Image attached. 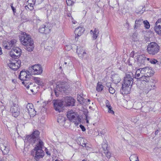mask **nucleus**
I'll list each match as a JSON object with an SVG mask.
<instances>
[{
    "mask_svg": "<svg viewBox=\"0 0 161 161\" xmlns=\"http://www.w3.org/2000/svg\"><path fill=\"white\" fill-rule=\"evenodd\" d=\"M141 69L144 76H146L145 78L146 80L147 84H146L145 87H140V89L142 91L143 93L147 94L151 90L154 89L156 88L155 84L157 80L153 79L151 77L153 73L151 69L148 67Z\"/></svg>",
    "mask_w": 161,
    "mask_h": 161,
    "instance_id": "obj_1",
    "label": "nucleus"
},
{
    "mask_svg": "<svg viewBox=\"0 0 161 161\" xmlns=\"http://www.w3.org/2000/svg\"><path fill=\"white\" fill-rule=\"evenodd\" d=\"M67 113V117L69 120L75 122V124L76 126L80 124L79 126L80 127V118L79 115L77 114L76 113L74 112L72 110L69 111Z\"/></svg>",
    "mask_w": 161,
    "mask_h": 161,
    "instance_id": "obj_2",
    "label": "nucleus"
},
{
    "mask_svg": "<svg viewBox=\"0 0 161 161\" xmlns=\"http://www.w3.org/2000/svg\"><path fill=\"white\" fill-rule=\"evenodd\" d=\"M160 47L155 42H151L147 46V50L148 53L152 55H156L159 51Z\"/></svg>",
    "mask_w": 161,
    "mask_h": 161,
    "instance_id": "obj_3",
    "label": "nucleus"
},
{
    "mask_svg": "<svg viewBox=\"0 0 161 161\" xmlns=\"http://www.w3.org/2000/svg\"><path fill=\"white\" fill-rule=\"evenodd\" d=\"M39 131L36 130L31 135L26 136L25 140L30 143L34 144L39 139Z\"/></svg>",
    "mask_w": 161,
    "mask_h": 161,
    "instance_id": "obj_4",
    "label": "nucleus"
},
{
    "mask_svg": "<svg viewBox=\"0 0 161 161\" xmlns=\"http://www.w3.org/2000/svg\"><path fill=\"white\" fill-rule=\"evenodd\" d=\"M20 40L21 43L24 45L25 44H30V45L33 44V41L31 39L30 35L26 34L25 32L22 33L20 37Z\"/></svg>",
    "mask_w": 161,
    "mask_h": 161,
    "instance_id": "obj_5",
    "label": "nucleus"
},
{
    "mask_svg": "<svg viewBox=\"0 0 161 161\" xmlns=\"http://www.w3.org/2000/svg\"><path fill=\"white\" fill-rule=\"evenodd\" d=\"M21 63V60L19 59H16L12 61L9 60L8 66L11 69L15 71L17 70L20 67Z\"/></svg>",
    "mask_w": 161,
    "mask_h": 161,
    "instance_id": "obj_6",
    "label": "nucleus"
},
{
    "mask_svg": "<svg viewBox=\"0 0 161 161\" xmlns=\"http://www.w3.org/2000/svg\"><path fill=\"white\" fill-rule=\"evenodd\" d=\"M31 154L33 156L35 155L34 159L36 160L40 158H42L44 156V152L42 149H35L34 148L32 150Z\"/></svg>",
    "mask_w": 161,
    "mask_h": 161,
    "instance_id": "obj_7",
    "label": "nucleus"
},
{
    "mask_svg": "<svg viewBox=\"0 0 161 161\" xmlns=\"http://www.w3.org/2000/svg\"><path fill=\"white\" fill-rule=\"evenodd\" d=\"M133 74L132 72L127 73L124 77L123 84L132 86L133 81Z\"/></svg>",
    "mask_w": 161,
    "mask_h": 161,
    "instance_id": "obj_8",
    "label": "nucleus"
},
{
    "mask_svg": "<svg viewBox=\"0 0 161 161\" xmlns=\"http://www.w3.org/2000/svg\"><path fill=\"white\" fill-rule=\"evenodd\" d=\"M21 54V50L19 47L13 48L9 53L10 56L13 58L19 59Z\"/></svg>",
    "mask_w": 161,
    "mask_h": 161,
    "instance_id": "obj_9",
    "label": "nucleus"
},
{
    "mask_svg": "<svg viewBox=\"0 0 161 161\" xmlns=\"http://www.w3.org/2000/svg\"><path fill=\"white\" fill-rule=\"evenodd\" d=\"M29 71L32 73V71L33 70L34 75H39L42 72V68L41 65L39 64L32 65L29 67Z\"/></svg>",
    "mask_w": 161,
    "mask_h": 161,
    "instance_id": "obj_10",
    "label": "nucleus"
},
{
    "mask_svg": "<svg viewBox=\"0 0 161 161\" xmlns=\"http://www.w3.org/2000/svg\"><path fill=\"white\" fill-rule=\"evenodd\" d=\"M10 111L13 116L16 117L19 114L20 108L18 104L13 103L11 107Z\"/></svg>",
    "mask_w": 161,
    "mask_h": 161,
    "instance_id": "obj_11",
    "label": "nucleus"
},
{
    "mask_svg": "<svg viewBox=\"0 0 161 161\" xmlns=\"http://www.w3.org/2000/svg\"><path fill=\"white\" fill-rule=\"evenodd\" d=\"M63 101L60 100L53 101V104L54 107V109L56 111H58L59 112H60L61 111L63 106Z\"/></svg>",
    "mask_w": 161,
    "mask_h": 161,
    "instance_id": "obj_12",
    "label": "nucleus"
},
{
    "mask_svg": "<svg viewBox=\"0 0 161 161\" xmlns=\"http://www.w3.org/2000/svg\"><path fill=\"white\" fill-rule=\"evenodd\" d=\"M16 42V40L14 39H12L9 42L5 41L3 43V47L5 49H10L15 46Z\"/></svg>",
    "mask_w": 161,
    "mask_h": 161,
    "instance_id": "obj_13",
    "label": "nucleus"
},
{
    "mask_svg": "<svg viewBox=\"0 0 161 161\" xmlns=\"http://www.w3.org/2000/svg\"><path fill=\"white\" fill-rule=\"evenodd\" d=\"M141 68L138 69L136 71L134 76V78L137 79H140L141 80L146 82L145 77L144 76Z\"/></svg>",
    "mask_w": 161,
    "mask_h": 161,
    "instance_id": "obj_14",
    "label": "nucleus"
},
{
    "mask_svg": "<svg viewBox=\"0 0 161 161\" xmlns=\"http://www.w3.org/2000/svg\"><path fill=\"white\" fill-rule=\"evenodd\" d=\"M25 111L31 116H33L36 114V112L35 110L33 105L31 103H28L27 105Z\"/></svg>",
    "mask_w": 161,
    "mask_h": 161,
    "instance_id": "obj_15",
    "label": "nucleus"
},
{
    "mask_svg": "<svg viewBox=\"0 0 161 161\" xmlns=\"http://www.w3.org/2000/svg\"><path fill=\"white\" fill-rule=\"evenodd\" d=\"M122 86L120 90V92L122 94H127L130 93L131 86L128 84H122Z\"/></svg>",
    "mask_w": 161,
    "mask_h": 161,
    "instance_id": "obj_16",
    "label": "nucleus"
},
{
    "mask_svg": "<svg viewBox=\"0 0 161 161\" xmlns=\"http://www.w3.org/2000/svg\"><path fill=\"white\" fill-rule=\"evenodd\" d=\"M75 101V99L71 97H67L64 99V102L67 106H74Z\"/></svg>",
    "mask_w": 161,
    "mask_h": 161,
    "instance_id": "obj_17",
    "label": "nucleus"
},
{
    "mask_svg": "<svg viewBox=\"0 0 161 161\" xmlns=\"http://www.w3.org/2000/svg\"><path fill=\"white\" fill-rule=\"evenodd\" d=\"M155 32L158 34H161V18L158 20L154 28Z\"/></svg>",
    "mask_w": 161,
    "mask_h": 161,
    "instance_id": "obj_18",
    "label": "nucleus"
},
{
    "mask_svg": "<svg viewBox=\"0 0 161 161\" xmlns=\"http://www.w3.org/2000/svg\"><path fill=\"white\" fill-rule=\"evenodd\" d=\"M147 58L144 56L140 55L138 58L137 64L139 66H141L142 65L144 64L145 62L146 61Z\"/></svg>",
    "mask_w": 161,
    "mask_h": 161,
    "instance_id": "obj_19",
    "label": "nucleus"
},
{
    "mask_svg": "<svg viewBox=\"0 0 161 161\" xmlns=\"http://www.w3.org/2000/svg\"><path fill=\"white\" fill-rule=\"evenodd\" d=\"M90 102V99H85L81 96V105L83 106L82 109L81 110V111H82L85 108H86L87 109L86 106L88 104L90 103L89 102Z\"/></svg>",
    "mask_w": 161,
    "mask_h": 161,
    "instance_id": "obj_20",
    "label": "nucleus"
},
{
    "mask_svg": "<svg viewBox=\"0 0 161 161\" xmlns=\"http://www.w3.org/2000/svg\"><path fill=\"white\" fill-rule=\"evenodd\" d=\"M82 145H81V151H85V153H86L88 149L89 148V144L87 143L86 140L83 139Z\"/></svg>",
    "mask_w": 161,
    "mask_h": 161,
    "instance_id": "obj_21",
    "label": "nucleus"
},
{
    "mask_svg": "<svg viewBox=\"0 0 161 161\" xmlns=\"http://www.w3.org/2000/svg\"><path fill=\"white\" fill-rule=\"evenodd\" d=\"M31 74H28L26 71L22 70L20 72V75L19 76V78L20 80H23L26 79V77H31Z\"/></svg>",
    "mask_w": 161,
    "mask_h": 161,
    "instance_id": "obj_22",
    "label": "nucleus"
},
{
    "mask_svg": "<svg viewBox=\"0 0 161 161\" xmlns=\"http://www.w3.org/2000/svg\"><path fill=\"white\" fill-rule=\"evenodd\" d=\"M30 77H26V79L21 80H23L22 84L25 86L27 89H29L30 87V85L32 84V83L30 81Z\"/></svg>",
    "mask_w": 161,
    "mask_h": 161,
    "instance_id": "obj_23",
    "label": "nucleus"
},
{
    "mask_svg": "<svg viewBox=\"0 0 161 161\" xmlns=\"http://www.w3.org/2000/svg\"><path fill=\"white\" fill-rule=\"evenodd\" d=\"M43 25H44V29L45 34H46L51 31V24L49 23H45Z\"/></svg>",
    "mask_w": 161,
    "mask_h": 161,
    "instance_id": "obj_24",
    "label": "nucleus"
},
{
    "mask_svg": "<svg viewBox=\"0 0 161 161\" xmlns=\"http://www.w3.org/2000/svg\"><path fill=\"white\" fill-rule=\"evenodd\" d=\"M112 80L113 82L116 84L119 83L121 80L118 74H115L113 76Z\"/></svg>",
    "mask_w": 161,
    "mask_h": 161,
    "instance_id": "obj_25",
    "label": "nucleus"
},
{
    "mask_svg": "<svg viewBox=\"0 0 161 161\" xmlns=\"http://www.w3.org/2000/svg\"><path fill=\"white\" fill-rule=\"evenodd\" d=\"M1 149L2 151L3 154L4 155H6L8 153L9 151L8 147L4 145L3 144L1 145Z\"/></svg>",
    "mask_w": 161,
    "mask_h": 161,
    "instance_id": "obj_26",
    "label": "nucleus"
},
{
    "mask_svg": "<svg viewBox=\"0 0 161 161\" xmlns=\"http://www.w3.org/2000/svg\"><path fill=\"white\" fill-rule=\"evenodd\" d=\"M143 21L142 19H136L135 22V28L137 29L141 25H142Z\"/></svg>",
    "mask_w": 161,
    "mask_h": 161,
    "instance_id": "obj_27",
    "label": "nucleus"
},
{
    "mask_svg": "<svg viewBox=\"0 0 161 161\" xmlns=\"http://www.w3.org/2000/svg\"><path fill=\"white\" fill-rule=\"evenodd\" d=\"M80 26H79L75 29V41H77L78 40V37H80V30H79Z\"/></svg>",
    "mask_w": 161,
    "mask_h": 161,
    "instance_id": "obj_28",
    "label": "nucleus"
},
{
    "mask_svg": "<svg viewBox=\"0 0 161 161\" xmlns=\"http://www.w3.org/2000/svg\"><path fill=\"white\" fill-rule=\"evenodd\" d=\"M65 118L63 116H59L57 119V122L60 125H63L65 121Z\"/></svg>",
    "mask_w": 161,
    "mask_h": 161,
    "instance_id": "obj_29",
    "label": "nucleus"
},
{
    "mask_svg": "<svg viewBox=\"0 0 161 161\" xmlns=\"http://www.w3.org/2000/svg\"><path fill=\"white\" fill-rule=\"evenodd\" d=\"M34 44L32 45H30V44H25L24 46L26 50L27 51L29 52L32 51L34 48L33 46Z\"/></svg>",
    "mask_w": 161,
    "mask_h": 161,
    "instance_id": "obj_30",
    "label": "nucleus"
},
{
    "mask_svg": "<svg viewBox=\"0 0 161 161\" xmlns=\"http://www.w3.org/2000/svg\"><path fill=\"white\" fill-rule=\"evenodd\" d=\"M38 143L37 144V145H36V147L34 148L35 149H42L43 146L44 145V143L41 140L39 139L38 140Z\"/></svg>",
    "mask_w": 161,
    "mask_h": 161,
    "instance_id": "obj_31",
    "label": "nucleus"
},
{
    "mask_svg": "<svg viewBox=\"0 0 161 161\" xmlns=\"http://www.w3.org/2000/svg\"><path fill=\"white\" fill-rule=\"evenodd\" d=\"M56 90L61 92H64L66 90L64 86L62 84L58 85L56 86Z\"/></svg>",
    "mask_w": 161,
    "mask_h": 161,
    "instance_id": "obj_32",
    "label": "nucleus"
},
{
    "mask_svg": "<svg viewBox=\"0 0 161 161\" xmlns=\"http://www.w3.org/2000/svg\"><path fill=\"white\" fill-rule=\"evenodd\" d=\"M82 112L84 114L85 116L86 122L87 123H89L88 116L87 114L88 113V110L86 108H85L84 109V110L82 111Z\"/></svg>",
    "mask_w": 161,
    "mask_h": 161,
    "instance_id": "obj_33",
    "label": "nucleus"
},
{
    "mask_svg": "<svg viewBox=\"0 0 161 161\" xmlns=\"http://www.w3.org/2000/svg\"><path fill=\"white\" fill-rule=\"evenodd\" d=\"M28 3L29 4L28 5L26 6L25 7H27L28 8H29V6L31 8H30L31 9H32L33 8V5H36L34 4L35 2L33 0H29L28 1Z\"/></svg>",
    "mask_w": 161,
    "mask_h": 161,
    "instance_id": "obj_34",
    "label": "nucleus"
},
{
    "mask_svg": "<svg viewBox=\"0 0 161 161\" xmlns=\"http://www.w3.org/2000/svg\"><path fill=\"white\" fill-rule=\"evenodd\" d=\"M103 87V86L101 84H100L99 82H98L96 87L97 90L98 92H101L102 91Z\"/></svg>",
    "mask_w": 161,
    "mask_h": 161,
    "instance_id": "obj_35",
    "label": "nucleus"
},
{
    "mask_svg": "<svg viewBox=\"0 0 161 161\" xmlns=\"http://www.w3.org/2000/svg\"><path fill=\"white\" fill-rule=\"evenodd\" d=\"M130 160H133L134 161L135 160H138V157L135 154H133L131 155L130 156Z\"/></svg>",
    "mask_w": 161,
    "mask_h": 161,
    "instance_id": "obj_36",
    "label": "nucleus"
},
{
    "mask_svg": "<svg viewBox=\"0 0 161 161\" xmlns=\"http://www.w3.org/2000/svg\"><path fill=\"white\" fill-rule=\"evenodd\" d=\"M33 80L35 81V82L38 85H42V82L41 81L40 78L38 77H34Z\"/></svg>",
    "mask_w": 161,
    "mask_h": 161,
    "instance_id": "obj_37",
    "label": "nucleus"
},
{
    "mask_svg": "<svg viewBox=\"0 0 161 161\" xmlns=\"http://www.w3.org/2000/svg\"><path fill=\"white\" fill-rule=\"evenodd\" d=\"M143 24L146 29H148L150 28V25L149 23L147 20L143 21Z\"/></svg>",
    "mask_w": 161,
    "mask_h": 161,
    "instance_id": "obj_38",
    "label": "nucleus"
},
{
    "mask_svg": "<svg viewBox=\"0 0 161 161\" xmlns=\"http://www.w3.org/2000/svg\"><path fill=\"white\" fill-rule=\"evenodd\" d=\"M40 32L42 33H45V31L44 29V25H41L39 29Z\"/></svg>",
    "mask_w": 161,
    "mask_h": 161,
    "instance_id": "obj_39",
    "label": "nucleus"
},
{
    "mask_svg": "<svg viewBox=\"0 0 161 161\" xmlns=\"http://www.w3.org/2000/svg\"><path fill=\"white\" fill-rule=\"evenodd\" d=\"M44 0H35L34 4L36 5L42 3Z\"/></svg>",
    "mask_w": 161,
    "mask_h": 161,
    "instance_id": "obj_40",
    "label": "nucleus"
},
{
    "mask_svg": "<svg viewBox=\"0 0 161 161\" xmlns=\"http://www.w3.org/2000/svg\"><path fill=\"white\" fill-rule=\"evenodd\" d=\"M108 90L109 92L111 94H113L115 92L114 89L112 87H109Z\"/></svg>",
    "mask_w": 161,
    "mask_h": 161,
    "instance_id": "obj_41",
    "label": "nucleus"
},
{
    "mask_svg": "<svg viewBox=\"0 0 161 161\" xmlns=\"http://www.w3.org/2000/svg\"><path fill=\"white\" fill-rule=\"evenodd\" d=\"M150 62L151 64H155L158 62V61L154 59H151Z\"/></svg>",
    "mask_w": 161,
    "mask_h": 161,
    "instance_id": "obj_42",
    "label": "nucleus"
},
{
    "mask_svg": "<svg viewBox=\"0 0 161 161\" xmlns=\"http://www.w3.org/2000/svg\"><path fill=\"white\" fill-rule=\"evenodd\" d=\"M98 33H96L95 32H94L93 33V34H92L93 36L92 37L94 40H95L97 39L98 36Z\"/></svg>",
    "mask_w": 161,
    "mask_h": 161,
    "instance_id": "obj_43",
    "label": "nucleus"
},
{
    "mask_svg": "<svg viewBox=\"0 0 161 161\" xmlns=\"http://www.w3.org/2000/svg\"><path fill=\"white\" fill-rule=\"evenodd\" d=\"M12 10H13V13L14 14L16 13V9L13 6V3H11L10 5Z\"/></svg>",
    "mask_w": 161,
    "mask_h": 161,
    "instance_id": "obj_44",
    "label": "nucleus"
},
{
    "mask_svg": "<svg viewBox=\"0 0 161 161\" xmlns=\"http://www.w3.org/2000/svg\"><path fill=\"white\" fill-rule=\"evenodd\" d=\"M67 4L68 6H70L72 4V2L71 0H66Z\"/></svg>",
    "mask_w": 161,
    "mask_h": 161,
    "instance_id": "obj_45",
    "label": "nucleus"
},
{
    "mask_svg": "<svg viewBox=\"0 0 161 161\" xmlns=\"http://www.w3.org/2000/svg\"><path fill=\"white\" fill-rule=\"evenodd\" d=\"M108 108V112L109 113H111L112 114H114V112L112 109V107L111 106V107H110V108Z\"/></svg>",
    "mask_w": 161,
    "mask_h": 161,
    "instance_id": "obj_46",
    "label": "nucleus"
},
{
    "mask_svg": "<svg viewBox=\"0 0 161 161\" xmlns=\"http://www.w3.org/2000/svg\"><path fill=\"white\" fill-rule=\"evenodd\" d=\"M106 105L108 108H110L111 106L109 101L108 100H106Z\"/></svg>",
    "mask_w": 161,
    "mask_h": 161,
    "instance_id": "obj_47",
    "label": "nucleus"
},
{
    "mask_svg": "<svg viewBox=\"0 0 161 161\" xmlns=\"http://www.w3.org/2000/svg\"><path fill=\"white\" fill-rule=\"evenodd\" d=\"M65 49L67 51H69L72 49L71 46L70 45H66L65 47Z\"/></svg>",
    "mask_w": 161,
    "mask_h": 161,
    "instance_id": "obj_48",
    "label": "nucleus"
},
{
    "mask_svg": "<svg viewBox=\"0 0 161 161\" xmlns=\"http://www.w3.org/2000/svg\"><path fill=\"white\" fill-rule=\"evenodd\" d=\"M82 56H83L82 57L84 58V59H86L87 57L88 54L85 52H84L83 53Z\"/></svg>",
    "mask_w": 161,
    "mask_h": 161,
    "instance_id": "obj_49",
    "label": "nucleus"
},
{
    "mask_svg": "<svg viewBox=\"0 0 161 161\" xmlns=\"http://www.w3.org/2000/svg\"><path fill=\"white\" fill-rule=\"evenodd\" d=\"M106 155L107 158H109L111 157V153L108 151H107L106 153Z\"/></svg>",
    "mask_w": 161,
    "mask_h": 161,
    "instance_id": "obj_50",
    "label": "nucleus"
},
{
    "mask_svg": "<svg viewBox=\"0 0 161 161\" xmlns=\"http://www.w3.org/2000/svg\"><path fill=\"white\" fill-rule=\"evenodd\" d=\"M80 49H79L78 48V46H77V49H76V53L77 54L78 56H79L80 54Z\"/></svg>",
    "mask_w": 161,
    "mask_h": 161,
    "instance_id": "obj_51",
    "label": "nucleus"
},
{
    "mask_svg": "<svg viewBox=\"0 0 161 161\" xmlns=\"http://www.w3.org/2000/svg\"><path fill=\"white\" fill-rule=\"evenodd\" d=\"M106 86L108 88H109V87H112L111 84L110 82L107 83Z\"/></svg>",
    "mask_w": 161,
    "mask_h": 161,
    "instance_id": "obj_52",
    "label": "nucleus"
},
{
    "mask_svg": "<svg viewBox=\"0 0 161 161\" xmlns=\"http://www.w3.org/2000/svg\"><path fill=\"white\" fill-rule=\"evenodd\" d=\"M81 130L83 131H85L86 130L85 127L82 125H81Z\"/></svg>",
    "mask_w": 161,
    "mask_h": 161,
    "instance_id": "obj_53",
    "label": "nucleus"
},
{
    "mask_svg": "<svg viewBox=\"0 0 161 161\" xmlns=\"http://www.w3.org/2000/svg\"><path fill=\"white\" fill-rule=\"evenodd\" d=\"M45 151L46 152V153L47 154V155H51V154L48 151L47 149V148H46L45 149Z\"/></svg>",
    "mask_w": 161,
    "mask_h": 161,
    "instance_id": "obj_54",
    "label": "nucleus"
},
{
    "mask_svg": "<svg viewBox=\"0 0 161 161\" xmlns=\"http://www.w3.org/2000/svg\"><path fill=\"white\" fill-rule=\"evenodd\" d=\"M145 10V9L144 8H142V10L139 11V12L141 13H143Z\"/></svg>",
    "mask_w": 161,
    "mask_h": 161,
    "instance_id": "obj_55",
    "label": "nucleus"
},
{
    "mask_svg": "<svg viewBox=\"0 0 161 161\" xmlns=\"http://www.w3.org/2000/svg\"><path fill=\"white\" fill-rule=\"evenodd\" d=\"M94 32H95L96 33H99L98 30L96 28H95L93 31Z\"/></svg>",
    "mask_w": 161,
    "mask_h": 161,
    "instance_id": "obj_56",
    "label": "nucleus"
},
{
    "mask_svg": "<svg viewBox=\"0 0 161 161\" xmlns=\"http://www.w3.org/2000/svg\"><path fill=\"white\" fill-rule=\"evenodd\" d=\"M83 31L82 32H83L85 31V29L84 27H81V31Z\"/></svg>",
    "mask_w": 161,
    "mask_h": 161,
    "instance_id": "obj_57",
    "label": "nucleus"
},
{
    "mask_svg": "<svg viewBox=\"0 0 161 161\" xmlns=\"http://www.w3.org/2000/svg\"><path fill=\"white\" fill-rule=\"evenodd\" d=\"M158 130H156L155 131V135H157L158 133Z\"/></svg>",
    "mask_w": 161,
    "mask_h": 161,
    "instance_id": "obj_58",
    "label": "nucleus"
},
{
    "mask_svg": "<svg viewBox=\"0 0 161 161\" xmlns=\"http://www.w3.org/2000/svg\"><path fill=\"white\" fill-rule=\"evenodd\" d=\"M2 49L1 47H0V55L2 54Z\"/></svg>",
    "mask_w": 161,
    "mask_h": 161,
    "instance_id": "obj_59",
    "label": "nucleus"
},
{
    "mask_svg": "<svg viewBox=\"0 0 161 161\" xmlns=\"http://www.w3.org/2000/svg\"><path fill=\"white\" fill-rule=\"evenodd\" d=\"M54 91H55V95L57 96V95H58V94L57 93V92H56V90H54Z\"/></svg>",
    "mask_w": 161,
    "mask_h": 161,
    "instance_id": "obj_60",
    "label": "nucleus"
},
{
    "mask_svg": "<svg viewBox=\"0 0 161 161\" xmlns=\"http://www.w3.org/2000/svg\"><path fill=\"white\" fill-rule=\"evenodd\" d=\"M93 33H94V32L93 31H92V30H91L90 31V33L91 34H93Z\"/></svg>",
    "mask_w": 161,
    "mask_h": 161,
    "instance_id": "obj_61",
    "label": "nucleus"
},
{
    "mask_svg": "<svg viewBox=\"0 0 161 161\" xmlns=\"http://www.w3.org/2000/svg\"><path fill=\"white\" fill-rule=\"evenodd\" d=\"M77 100L79 102H80V98H79V97H78L77 98Z\"/></svg>",
    "mask_w": 161,
    "mask_h": 161,
    "instance_id": "obj_62",
    "label": "nucleus"
},
{
    "mask_svg": "<svg viewBox=\"0 0 161 161\" xmlns=\"http://www.w3.org/2000/svg\"><path fill=\"white\" fill-rule=\"evenodd\" d=\"M71 16V14L70 13H69L68 14V15H67V16H69V17H70Z\"/></svg>",
    "mask_w": 161,
    "mask_h": 161,
    "instance_id": "obj_63",
    "label": "nucleus"
},
{
    "mask_svg": "<svg viewBox=\"0 0 161 161\" xmlns=\"http://www.w3.org/2000/svg\"><path fill=\"white\" fill-rule=\"evenodd\" d=\"M72 22H73V24H76V22H75V21H72Z\"/></svg>",
    "mask_w": 161,
    "mask_h": 161,
    "instance_id": "obj_64",
    "label": "nucleus"
}]
</instances>
